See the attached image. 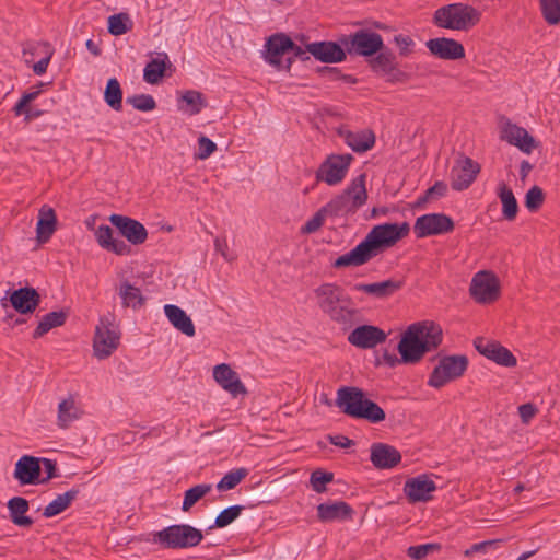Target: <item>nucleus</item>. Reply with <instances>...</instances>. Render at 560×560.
Wrapping results in <instances>:
<instances>
[{
	"label": "nucleus",
	"instance_id": "nucleus-13",
	"mask_svg": "<svg viewBox=\"0 0 560 560\" xmlns=\"http://www.w3.org/2000/svg\"><path fill=\"white\" fill-rule=\"evenodd\" d=\"M480 166L468 156H459L451 170V187L456 191L467 189L476 179Z\"/></svg>",
	"mask_w": 560,
	"mask_h": 560
},
{
	"label": "nucleus",
	"instance_id": "nucleus-21",
	"mask_svg": "<svg viewBox=\"0 0 560 560\" xmlns=\"http://www.w3.org/2000/svg\"><path fill=\"white\" fill-rule=\"evenodd\" d=\"M213 378L215 382L233 397L246 395L247 389L240 380L237 373L226 363H221L213 369Z\"/></svg>",
	"mask_w": 560,
	"mask_h": 560
},
{
	"label": "nucleus",
	"instance_id": "nucleus-62",
	"mask_svg": "<svg viewBox=\"0 0 560 560\" xmlns=\"http://www.w3.org/2000/svg\"><path fill=\"white\" fill-rule=\"evenodd\" d=\"M327 439L329 440V442L332 445L341 447V448H348V447H351L352 445H354L353 440H351L348 436L342 435V434L328 435Z\"/></svg>",
	"mask_w": 560,
	"mask_h": 560
},
{
	"label": "nucleus",
	"instance_id": "nucleus-39",
	"mask_svg": "<svg viewBox=\"0 0 560 560\" xmlns=\"http://www.w3.org/2000/svg\"><path fill=\"white\" fill-rule=\"evenodd\" d=\"M119 295L124 307L139 308L144 305L145 298L139 288L133 287L127 280L122 281L119 288Z\"/></svg>",
	"mask_w": 560,
	"mask_h": 560
},
{
	"label": "nucleus",
	"instance_id": "nucleus-35",
	"mask_svg": "<svg viewBox=\"0 0 560 560\" xmlns=\"http://www.w3.org/2000/svg\"><path fill=\"white\" fill-rule=\"evenodd\" d=\"M68 317V312L60 310L47 313L44 315L42 320L38 323L37 327L33 332V338L37 339L47 334L50 329L55 327L62 326Z\"/></svg>",
	"mask_w": 560,
	"mask_h": 560
},
{
	"label": "nucleus",
	"instance_id": "nucleus-5",
	"mask_svg": "<svg viewBox=\"0 0 560 560\" xmlns=\"http://www.w3.org/2000/svg\"><path fill=\"white\" fill-rule=\"evenodd\" d=\"M481 20V12L470 4L455 2L436 9L432 22L440 28L468 31Z\"/></svg>",
	"mask_w": 560,
	"mask_h": 560
},
{
	"label": "nucleus",
	"instance_id": "nucleus-27",
	"mask_svg": "<svg viewBox=\"0 0 560 560\" xmlns=\"http://www.w3.org/2000/svg\"><path fill=\"white\" fill-rule=\"evenodd\" d=\"M502 138L527 154H529L536 147L534 138L527 132V130L514 124H508L504 127Z\"/></svg>",
	"mask_w": 560,
	"mask_h": 560
},
{
	"label": "nucleus",
	"instance_id": "nucleus-63",
	"mask_svg": "<svg viewBox=\"0 0 560 560\" xmlns=\"http://www.w3.org/2000/svg\"><path fill=\"white\" fill-rule=\"evenodd\" d=\"M214 248L218 253H220L222 255V257L228 260V261H232L235 259V256H232V255H229L228 253V243H226V240L225 238H220V237H217L214 240Z\"/></svg>",
	"mask_w": 560,
	"mask_h": 560
},
{
	"label": "nucleus",
	"instance_id": "nucleus-7",
	"mask_svg": "<svg viewBox=\"0 0 560 560\" xmlns=\"http://www.w3.org/2000/svg\"><path fill=\"white\" fill-rule=\"evenodd\" d=\"M468 358L465 354H452L440 358L438 365L431 372L428 385L442 388L447 383L462 377L468 368Z\"/></svg>",
	"mask_w": 560,
	"mask_h": 560
},
{
	"label": "nucleus",
	"instance_id": "nucleus-29",
	"mask_svg": "<svg viewBox=\"0 0 560 560\" xmlns=\"http://www.w3.org/2000/svg\"><path fill=\"white\" fill-rule=\"evenodd\" d=\"M57 229V215L55 210L44 205L39 209L38 221L36 224V238L39 243H46Z\"/></svg>",
	"mask_w": 560,
	"mask_h": 560
},
{
	"label": "nucleus",
	"instance_id": "nucleus-47",
	"mask_svg": "<svg viewBox=\"0 0 560 560\" xmlns=\"http://www.w3.org/2000/svg\"><path fill=\"white\" fill-rule=\"evenodd\" d=\"M540 10L549 25L560 23V0H540Z\"/></svg>",
	"mask_w": 560,
	"mask_h": 560
},
{
	"label": "nucleus",
	"instance_id": "nucleus-33",
	"mask_svg": "<svg viewBox=\"0 0 560 560\" xmlns=\"http://www.w3.org/2000/svg\"><path fill=\"white\" fill-rule=\"evenodd\" d=\"M365 180L366 175L362 173L355 178H353L351 183L348 185V187L342 191L348 198H350V201L357 209L365 205L368 199Z\"/></svg>",
	"mask_w": 560,
	"mask_h": 560
},
{
	"label": "nucleus",
	"instance_id": "nucleus-61",
	"mask_svg": "<svg viewBox=\"0 0 560 560\" xmlns=\"http://www.w3.org/2000/svg\"><path fill=\"white\" fill-rule=\"evenodd\" d=\"M425 191H427V197H431L432 199L440 198L446 194L447 185L444 182L439 180V182H435V184L433 186H431L430 188H428Z\"/></svg>",
	"mask_w": 560,
	"mask_h": 560
},
{
	"label": "nucleus",
	"instance_id": "nucleus-26",
	"mask_svg": "<svg viewBox=\"0 0 560 560\" xmlns=\"http://www.w3.org/2000/svg\"><path fill=\"white\" fill-rule=\"evenodd\" d=\"M114 232L108 225H100L95 232V236L98 245L116 255H129L131 253V247L125 243L121 238H115Z\"/></svg>",
	"mask_w": 560,
	"mask_h": 560
},
{
	"label": "nucleus",
	"instance_id": "nucleus-52",
	"mask_svg": "<svg viewBox=\"0 0 560 560\" xmlns=\"http://www.w3.org/2000/svg\"><path fill=\"white\" fill-rule=\"evenodd\" d=\"M327 217H329L328 213L325 211V208L322 207L314 213V215L311 219H308L305 222V224L302 226V233H305V234L315 233L323 226L325 219Z\"/></svg>",
	"mask_w": 560,
	"mask_h": 560
},
{
	"label": "nucleus",
	"instance_id": "nucleus-22",
	"mask_svg": "<svg viewBox=\"0 0 560 560\" xmlns=\"http://www.w3.org/2000/svg\"><path fill=\"white\" fill-rule=\"evenodd\" d=\"M40 458L23 455L15 464L14 478L21 486L40 483Z\"/></svg>",
	"mask_w": 560,
	"mask_h": 560
},
{
	"label": "nucleus",
	"instance_id": "nucleus-4",
	"mask_svg": "<svg viewBox=\"0 0 560 560\" xmlns=\"http://www.w3.org/2000/svg\"><path fill=\"white\" fill-rule=\"evenodd\" d=\"M336 406L342 413L352 418L380 423L385 420V411L372 399L368 398L362 388L341 386L337 389Z\"/></svg>",
	"mask_w": 560,
	"mask_h": 560
},
{
	"label": "nucleus",
	"instance_id": "nucleus-28",
	"mask_svg": "<svg viewBox=\"0 0 560 560\" xmlns=\"http://www.w3.org/2000/svg\"><path fill=\"white\" fill-rule=\"evenodd\" d=\"M339 135L346 144L358 153L366 152L375 144V135L372 130L365 129L358 132L339 130Z\"/></svg>",
	"mask_w": 560,
	"mask_h": 560
},
{
	"label": "nucleus",
	"instance_id": "nucleus-37",
	"mask_svg": "<svg viewBox=\"0 0 560 560\" xmlns=\"http://www.w3.org/2000/svg\"><path fill=\"white\" fill-rule=\"evenodd\" d=\"M202 532L187 524H177V548L195 547L201 542Z\"/></svg>",
	"mask_w": 560,
	"mask_h": 560
},
{
	"label": "nucleus",
	"instance_id": "nucleus-50",
	"mask_svg": "<svg viewBox=\"0 0 560 560\" xmlns=\"http://www.w3.org/2000/svg\"><path fill=\"white\" fill-rule=\"evenodd\" d=\"M334 480V474L317 469L311 474L310 482L313 490L317 493L326 491V485Z\"/></svg>",
	"mask_w": 560,
	"mask_h": 560
},
{
	"label": "nucleus",
	"instance_id": "nucleus-43",
	"mask_svg": "<svg viewBox=\"0 0 560 560\" xmlns=\"http://www.w3.org/2000/svg\"><path fill=\"white\" fill-rule=\"evenodd\" d=\"M212 489L210 483H200L188 489L184 494L182 510L189 511L201 498L209 493Z\"/></svg>",
	"mask_w": 560,
	"mask_h": 560
},
{
	"label": "nucleus",
	"instance_id": "nucleus-3",
	"mask_svg": "<svg viewBox=\"0 0 560 560\" xmlns=\"http://www.w3.org/2000/svg\"><path fill=\"white\" fill-rule=\"evenodd\" d=\"M314 295L319 310L343 330L359 322L360 311L353 306L351 296L341 285L335 282L323 283L314 290Z\"/></svg>",
	"mask_w": 560,
	"mask_h": 560
},
{
	"label": "nucleus",
	"instance_id": "nucleus-40",
	"mask_svg": "<svg viewBox=\"0 0 560 560\" xmlns=\"http://www.w3.org/2000/svg\"><path fill=\"white\" fill-rule=\"evenodd\" d=\"M324 208L329 217H339L358 210L343 192L334 197Z\"/></svg>",
	"mask_w": 560,
	"mask_h": 560
},
{
	"label": "nucleus",
	"instance_id": "nucleus-60",
	"mask_svg": "<svg viewBox=\"0 0 560 560\" xmlns=\"http://www.w3.org/2000/svg\"><path fill=\"white\" fill-rule=\"evenodd\" d=\"M537 413V408L534 404L527 402L518 407V415L524 423H527Z\"/></svg>",
	"mask_w": 560,
	"mask_h": 560
},
{
	"label": "nucleus",
	"instance_id": "nucleus-10",
	"mask_svg": "<svg viewBox=\"0 0 560 560\" xmlns=\"http://www.w3.org/2000/svg\"><path fill=\"white\" fill-rule=\"evenodd\" d=\"M353 156L347 154H330L316 171V179L329 186L338 185L346 177Z\"/></svg>",
	"mask_w": 560,
	"mask_h": 560
},
{
	"label": "nucleus",
	"instance_id": "nucleus-19",
	"mask_svg": "<svg viewBox=\"0 0 560 560\" xmlns=\"http://www.w3.org/2000/svg\"><path fill=\"white\" fill-rule=\"evenodd\" d=\"M307 51L320 62L336 63L346 60L347 50L339 42L323 40L307 44Z\"/></svg>",
	"mask_w": 560,
	"mask_h": 560
},
{
	"label": "nucleus",
	"instance_id": "nucleus-30",
	"mask_svg": "<svg viewBox=\"0 0 560 560\" xmlns=\"http://www.w3.org/2000/svg\"><path fill=\"white\" fill-rule=\"evenodd\" d=\"M353 509L345 501L320 503L317 506V517L322 522L351 518Z\"/></svg>",
	"mask_w": 560,
	"mask_h": 560
},
{
	"label": "nucleus",
	"instance_id": "nucleus-49",
	"mask_svg": "<svg viewBox=\"0 0 560 560\" xmlns=\"http://www.w3.org/2000/svg\"><path fill=\"white\" fill-rule=\"evenodd\" d=\"M126 102L130 104L135 109L141 112H150L156 107L154 98L149 94H136L128 96Z\"/></svg>",
	"mask_w": 560,
	"mask_h": 560
},
{
	"label": "nucleus",
	"instance_id": "nucleus-55",
	"mask_svg": "<svg viewBox=\"0 0 560 560\" xmlns=\"http://www.w3.org/2000/svg\"><path fill=\"white\" fill-rule=\"evenodd\" d=\"M155 542H160L164 547L175 548V525H171L154 535Z\"/></svg>",
	"mask_w": 560,
	"mask_h": 560
},
{
	"label": "nucleus",
	"instance_id": "nucleus-16",
	"mask_svg": "<svg viewBox=\"0 0 560 560\" xmlns=\"http://www.w3.org/2000/svg\"><path fill=\"white\" fill-rule=\"evenodd\" d=\"M109 222L132 245L143 244L148 238L147 229L138 220L122 214H112L109 217Z\"/></svg>",
	"mask_w": 560,
	"mask_h": 560
},
{
	"label": "nucleus",
	"instance_id": "nucleus-34",
	"mask_svg": "<svg viewBox=\"0 0 560 560\" xmlns=\"http://www.w3.org/2000/svg\"><path fill=\"white\" fill-rule=\"evenodd\" d=\"M498 197L502 202V214L504 219L513 221L517 215L518 205L512 189L503 182L498 186Z\"/></svg>",
	"mask_w": 560,
	"mask_h": 560
},
{
	"label": "nucleus",
	"instance_id": "nucleus-42",
	"mask_svg": "<svg viewBox=\"0 0 560 560\" xmlns=\"http://www.w3.org/2000/svg\"><path fill=\"white\" fill-rule=\"evenodd\" d=\"M79 418L75 402L72 397L63 399L58 406V425L62 429L69 427V424Z\"/></svg>",
	"mask_w": 560,
	"mask_h": 560
},
{
	"label": "nucleus",
	"instance_id": "nucleus-59",
	"mask_svg": "<svg viewBox=\"0 0 560 560\" xmlns=\"http://www.w3.org/2000/svg\"><path fill=\"white\" fill-rule=\"evenodd\" d=\"M40 464H43L44 469L46 471V477L40 479V483H45L50 479L57 477V465L55 460L50 458H40Z\"/></svg>",
	"mask_w": 560,
	"mask_h": 560
},
{
	"label": "nucleus",
	"instance_id": "nucleus-56",
	"mask_svg": "<svg viewBox=\"0 0 560 560\" xmlns=\"http://www.w3.org/2000/svg\"><path fill=\"white\" fill-rule=\"evenodd\" d=\"M500 542H501L500 539H493V540H485L481 542L474 544L464 551V556L471 557L475 553H479V552L487 553L491 548L497 547Z\"/></svg>",
	"mask_w": 560,
	"mask_h": 560
},
{
	"label": "nucleus",
	"instance_id": "nucleus-8",
	"mask_svg": "<svg viewBox=\"0 0 560 560\" xmlns=\"http://www.w3.org/2000/svg\"><path fill=\"white\" fill-rule=\"evenodd\" d=\"M340 43L350 56L373 57L384 48L381 34L361 28L349 35H342Z\"/></svg>",
	"mask_w": 560,
	"mask_h": 560
},
{
	"label": "nucleus",
	"instance_id": "nucleus-36",
	"mask_svg": "<svg viewBox=\"0 0 560 560\" xmlns=\"http://www.w3.org/2000/svg\"><path fill=\"white\" fill-rule=\"evenodd\" d=\"M170 66L166 55L163 59H152L144 67L143 80L149 84H158L164 78Z\"/></svg>",
	"mask_w": 560,
	"mask_h": 560
},
{
	"label": "nucleus",
	"instance_id": "nucleus-25",
	"mask_svg": "<svg viewBox=\"0 0 560 560\" xmlns=\"http://www.w3.org/2000/svg\"><path fill=\"white\" fill-rule=\"evenodd\" d=\"M402 287V280L387 279L381 282L373 283H355L353 284L352 290L355 292L366 293L378 300H384L393 296Z\"/></svg>",
	"mask_w": 560,
	"mask_h": 560
},
{
	"label": "nucleus",
	"instance_id": "nucleus-48",
	"mask_svg": "<svg viewBox=\"0 0 560 560\" xmlns=\"http://www.w3.org/2000/svg\"><path fill=\"white\" fill-rule=\"evenodd\" d=\"M545 201L544 190L539 186H533L525 195V207L529 212H536Z\"/></svg>",
	"mask_w": 560,
	"mask_h": 560
},
{
	"label": "nucleus",
	"instance_id": "nucleus-14",
	"mask_svg": "<svg viewBox=\"0 0 560 560\" xmlns=\"http://www.w3.org/2000/svg\"><path fill=\"white\" fill-rule=\"evenodd\" d=\"M476 350L487 359L505 368H514L517 364L516 357L498 341H490L482 337L474 340Z\"/></svg>",
	"mask_w": 560,
	"mask_h": 560
},
{
	"label": "nucleus",
	"instance_id": "nucleus-53",
	"mask_svg": "<svg viewBox=\"0 0 560 560\" xmlns=\"http://www.w3.org/2000/svg\"><path fill=\"white\" fill-rule=\"evenodd\" d=\"M177 330L187 337L196 335V328L187 313L177 306Z\"/></svg>",
	"mask_w": 560,
	"mask_h": 560
},
{
	"label": "nucleus",
	"instance_id": "nucleus-45",
	"mask_svg": "<svg viewBox=\"0 0 560 560\" xmlns=\"http://www.w3.org/2000/svg\"><path fill=\"white\" fill-rule=\"evenodd\" d=\"M131 22L127 13H117L108 18L107 30L114 36H120L131 30Z\"/></svg>",
	"mask_w": 560,
	"mask_h": 560
},
{
	"label": "nucleus",
	"instance_id": "nucleus-38",
	"mask_svg": "<svg viewBox=\"0 0 560 560\" xmlns=\"http://www.w3.org/2000/svg\"><path fill=\"white\" fill-rule=\"evenodd\" d=\"M78 494L79 489L75 488L68 490L63 494H59L44 509L43 515L45 517H52L62 513L65 510L69 508V505L77 498Z\"/></svg>",
	"mask_w": 560,
	"mask_h": 560
},
{
	"label": "nucleus",
	"instance_id": "nucleus-46",
	"mask_svg": "<svg viewBox=\"0 0 560 560\" xmlns=\"http://www.w3.org/2000/svg\"><path fill=\"white\" fill-rule=\"evenodd\" d=\"M244 506L242 505H232L224 510H222L214 520V524L209 527L212 528H223L232 524L242 513Z\"/></svg>",
	"mask_w": 560,
	"mask_h": 560
},
{
	"label": "nucleus",
	"instance_id": "nucleus-51",
	"mask_svg": "<svg viewBox=\"0 0 560 560\" xmlns=\"http://www.w3.org/2000/svg\"><path fill=\"white\" fill-rule=\"evenodd\" d=\"M440 549L441 545L435 542L416 545L407 549V556L415 560H423L429 553L439 551Z\"/></svg>",
	"mask_w": 560,
	"mask_h": 560
},
{
	"label": "nucleus",
	"instance_id": "nucleus-54",
	"mask_svg": "<svg viewBox=\"0 0 560 560\" xmlns=\"http://www.w3.org/2000/svg\"><path fill=\"white\" fill-rule=\"evenodd\" d=\"M217 150V144L206 136H200L198 139V152L196 156L199 160L208 159Z\"/></svg>",
	"mask_w": 560,
	"mask_h": 560
},
{
	"label": "nucleus",
	"instance_id": "nucleus-58",
	"mask_svg": "<svg viewBox=\"0 0 560 560\" xmlns=\"http://www.w3.org/2000/svg\"><path fill=\"white\" fill-rule=\"evenodd\" d=\"M318 72L322 77L329 78L330 80H339L342 79L347 82H354L351 75L341 74L340 70L336 67L324 66L318 68Z\"/></svg>",
	"mask_w": 560,
	"mask_h": 560
},
{
	"label": "nucleus",
	"instance_id": "nucleus-1",
	"mask_svg": "<svg viewBox=\"0 0 560 560\" xmlns=\"http://www.w3.org/2000/svg\"><path fill=\"white\" fill-rule=\"evenodd\" d=\"M443 341V330L441 326L431 320L417 322L407 327L398 342V358L394 353L384 351L382 360L389 368H395L399 363L417 364L423 357L436 350Z\"/></svg>",
	"mask_w": 560,
	"mask_h": 560
},
{
	"label": "nucleus",
	"instance_id": "nucleus-9",
	"mask_svg": "<svg viewBox=\"0 0 560 560\" xmlns=\"http://www.w3.org/2000/svg\"><path fill=\"white\" fill-rule=\"evenodd\" d=\"M470 296L479 304H490L500 296V282L492 271L475 273L469 287Z\"/></svg>",
	"mask_w": 560,
	"mask_h": 560
},
{
	"label": "nucleus",
	"instance_id": "nucleus-31",
	"mask_svg": "<svg viewBox=\"0 0 560 560\" xmlns=\"http://www.w3.org/2000/svg\"><path fill=\"white\" fill-rule=\"evenodd\" d=\"M8 510L11 522L24 528H30L34 521L31 516L25 515L30 510L28 501L23 497H13L8 501Z\"/></svg>",
	"mask_w": 560,
	"mask_h": 560
},
{
	"label": "nucleus",
	"instance_id": "nucleus-23",
	"mask_svg": "<svg viewBox=\"0 0 560 560\" xmlns=\"http://www.w3.org/2000/svg\"><path fill=\"white\" fill-rule=\"evenodd\" d=\"M370 451V460L376 469H392L401 460L400 452L386 443H373Z\"/></svg>",
	"mask_w": 560,
	"mask_h": 560
},
{
	"label": "nucleus",
	"instance_id": "nucleus-20",
	"mask_svg": "<svg viewBox=\"0 0 560 560\" xmlns=\"http://www.w3.org/2000/svg\"><path fill=\"white\" fill-rule=\"evenodd\" d=\"M431 55L443 60H458L465 57L464 46L448 37L431 38L425 43Z\"/></svg>",
	"mask_w": 560,
	"mask_h": 560
},
{
	"label": "nucleus",
	"instance_id": "nucleus-11",
	"mask_svg": "<svg viewBox=\"0 0 560 560\" xmlns=\"http://www.w3.org/2000/svg\"><path fill=\"white\" fill-rule=\"evenodd\" d=\"M454 230V221L444 213H428L417 218L413 232L418 238L441 235Z\"/></svg>",
	"mask_w": 560,
	"mask_h": 560
},
{
	"label": "nucleus",
	"instance_id": "nucleus-24",
	"mask_svg": "<svg viewBox=\"0 0 560 560\" xmlns=\"http://www.w3.org/2000/svg\"><path fill=\"white\" fill-rule=\"evenodd\" d=\"M9 301L12 307L22 315L33 314L40 303V295L32 287H23L10 293Z\"/></svg>",
	"mask_w": 560,
	"mask_h": 560
},
{
	"label": "nucleus",
	"instance_id": "nucleus-17",
	"mask_svg": "<svg viewBox=\"0 0 560 560\" xmlns=\"http://www.w3.org/2000/svg\"><path fill=\"white\" fill-rule=\"evenodd\" d=\"M402 490L409 503L428 502L432 499V492L436 490V485L428 475L423 474L408 478Z\"/></svg>",
	"mask_w": 560,
	"mask_h": 560
},
{
	"label": "nucleus",
	"instance_id": "nucleus-64",
	"mask_svg": "<svg viewBox=\"0 0 560 560\" xmlns=\"http://www.w3.org/2000/svg\"><path fill=\"white\" fill-rule=\"evenodd\" d=\"M50 57H51V55H48V56L42 58L36 63H34L33 71H34L35 74L42 75V74H44L46 72L47 67H48L49 61H50Z\"/></svg>",
	"mask_w": 560,
	"mask_h": 560
},
{
	"label": "nucleus",
	"instance_id": "nucleus-44",
	"mask_svg": "<svg viewBox=\"0 0 560 560\" xmlns=\"http://www.w3.org/2000/svg\"><path fill=\"white\" fill-rule=\"evenodd\" d=\"M248 469L245 467L230 470L225 474L217 485L219 491H228L234 489L247 475Z\"/></svg>",
	"mask_w": 560,
	"mask_h": 560
},
{
	"label": "nucleus",
	"instance_id": "nucleus-6",
	"mask_svg": "<svg viewBox=\"0 0 560 560\" xmlns=\"http://www.w3.org/2000/svg\"><path fill=\"white\" fill-rule=\"evenodd\" d=\"M121 331L114 314L103 315L98 319L93 337V353L98 360L110 357L119 347Z\"/></svg>",
	"mask_w": 560,
	"mask_h": 560
},
{
	"label": "nucleus",
	"instance_id": "nucleus-2",
	"mask_svg": "<svg viewBox=\"0 0 560 560\" xmlns=\"http://www.w3.org/2000/svg\"><path fill=\"white\" fill-rule=\"evenodd\" d=\"M410 232L408 222L375 225L349 253L339 256L332 267L336 269L365 265L385 249L394 246Z\"/></svg>",
	"mask_w": 560,
	"mask_h": 560
},
{
	"label": "nucleus",
	"instance_id": "nucleus-12",
	"mask_svg": "<svg viewBox=\"0 0 560 560\" xmlns=\"http://www.w3.org/2000/svg\"><path fill=\"white\" fill-rule=\"evenodd\" d=\"M266 47V60L275 66L277 69L289 70L293 59L288 57L285 65H282L281 58L290 52L293 47V40L290 36L284 33H277L271 35L265 45Z\"/></svg>",
	"mask_w": 560,
	"mask_h": 560
},
{
	"label": "nucleus",
	"instance_id": "nucleus-15",
	"mask_svg": "<svg viewBox=\"0 0 560 560\" xmlns=\"http://www.w3.org/2000/svg\"><path fill=\"white\" fill-rule=\"evenodd\" d=\"M369 63L374 72L389 77L390 82L402 81L406 78V74L397 68L395 54L385 46L369 60Z\"/></svg>",
	"mask_w": 560,
	"mask_h": 560
},
{
	"label": "nucleus",
	"instance_id": "nucleus-32",
	"mask_svg": "<svg viewBox=\"0 0 560 560\" xmlns=\"http://www.w3.org/2000/svg\"><path fill=\"white\" fill-rule=\"evenodd\" d=\"M207 106L202 93L188 90L177 98V109L189 116L199 114Z\"/></svg>",
	"mask_w": 560,
	"mask_h": 560
},
{
	"label": "nucleus",
	"instance_id": "nucleus-18",
	"mask_svg": "<svg viewBox=\"0 0 560 560\" xmlns=\"http://www.w3.org/2000/svg\"><path fill=\"white\" fill-rule=\"evenodd\" d=\"M387 334L377 326L361 325L348 335V342L360 349H372L383 343Z\"/></svg>",
	"mask_w": 560,
	"mask_h": 560
},
{
	"label": "nucleus",
	"instance_id": "nucleus-41",
	"mask_svg": "<svg viewBox=\"0 0 560 560\" xmlns=\"http://www.w3.org/2000/svg\"><path fill=\"white\" fill-rule=\"evenodd\" d=\"M104 100L114 110L120 112L122 109V89L116 78L108 79L104 91Z\"/></svg>",
	"mask_w": 560,
	"mask_h": 560
},
{
	"label": "nucleus",
	"instance_id": "nucleus-57",
	"mask_svg": "<svg viewBox=\"0 0 560 560\" xmlns=\"http://www.w3.org/2000/svg\"><path fill=\"white\" fill-rule=\"evenodd\" d=\"M394 42L399 48V55L401 57H407L413 51L415 40L409 35H395Z\"/></svg>",
	"mask_w": 560,
	"mask_h": 560
}]
</instances>
